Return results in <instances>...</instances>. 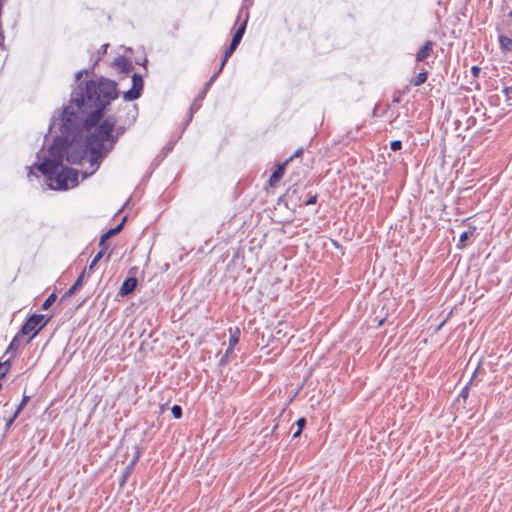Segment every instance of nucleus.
<instances>
[{"mask_svg": "<svg viewBox=\"0 0 512 512\" xmlns=\"http://www.w3.org/2000/svg\"><path fill=\"white\" fill-rule=\"evenodd\" d=\"M87 70L75 74L70 104L63 109L61 131L71 135L67 139L55 138L48 150V158L36 165L48 181L50 189L67 190L78 185V171L63 166V156L70 164H79L89 154L91 157V133L83 136L77 130L82 127L89 130L96 126L103 111L112 100L118 97L116 83L107 78L98 81H81Z\"/></svg>", "mask_w": 512, "mask_h": 512, "instance_id": "nucleus-1", "label": "nucleus"}, {"mask_svg": "<svg viewBox=\"0 0 512 512\" xmlns=\"http://www.w3.org/2000/svg\"><path fill=\"white\" fill-rule=\"evenodd\" d=\"M116 118L113 115H109L106 118H100L97 123L98 126L91 132V157H90V171L83 172V179L94 174L102 160L108 155L113 149L119 136L123 134L124 128L119 126L113 130L116 126Z\"/></svg>", "mask_w": 512, "mask_h": 512, "instance_id": "nucleus-2", "label": "nucleus"}, {"mask_svg": "<svg viewBox=\"0 0 512 512\" xmlns=\"http://www.w3.org/2000/svg\"><path fill=\"white\" fill-rule=\"evenodd\" d=\"M248 18H249L248 11L241 9L238 14L236 24H238L240 21H241V23H240L238 29L236 30L229 47L226 49V51L224 53V57L222 59L221 65H220V70H222L224 68L228 58L233 54V52L238 47V45L245 33Z\"/></svg>", "mask_w": 512, "mask_h": 512, "instance_id": "nucleus-3", "label": "nucleus"}, {"mask_svg": "<svg viewBox=\"0 0 512 512\" xmlns=\"http://www.w3.org/2000/svg\"><path fill=\"white\" fill-rule=\"evenodd\" d=\"M43 319H44L43 315L34 314V315L30 316L27 319V321L23 324L19 333L22 336L29 335L27 340H25L24 344L29 343L37 335V333L40 331V329L44 326V324L39 326L40 323L43 321Z\"/></svg>", "mask_w": 512, "mask_h": 512, "instance_id": "nucleus-4", "label": "nucleus"}, {"mask_svg": "<svg viewBox=\"0 0 512 512\" xmlns=\"http://www.w3.org/2000/svg\"><path fill=\"white\" fill-rule=\"evenodd\" d=\"M143 89V79L142 76L135 73L132 76V87L128 91H126L123 95L125 101H133L138 99L141 96V92Z\"/></svg>", "mask_w": 512, "mask_h": 512, "instance_id": "nucleus-5", "label": "nucleus"}, {"mask_svg": "<svg viewBox=\"0 0 512 512\" xmlns=\"http://www.w3.org/2000/svg\"><path fill=\"white\" fill-rule=\"evenodd\" d=\"M288 163H289V160H286L283 163L277 165L276 170L271 174V176L269 178L270 186L273 187L280 181V179L284 175V172H285V169H286V166L288 165Z\"/></svg>", "mask_w": 512, "mask_h": 512, "instance_id": "nucleus-6", "label": "nucleus"}, {"mask_svg": "<svg viewBox=\"0 0 512 512\" xmlns=\"http://www.w3.org/2000/svg\"><path fill=\"white\" fill-rule=\"evenodd\" d=\"M433 46H434V43L432 41H430V40L426 41L416 54V62L424 61L430 55V53L433 49Z\"/></svg>", "mask_w": 512, "mask_h": 512, "instance_id": "nucleus-7", "label": "nucleus"}, {"mask_svg": "<svg viewBox=\"0 0 512 512\" xmlns=\"http://www.w3.org/2000/svg\"><path fill=\"white\" fill-rule=\"evenodd\" d=\"M137 285V280L133 277L127 278L120 287L121 295H128L134 291Z\"/></svg>", "mask_w": 512, "mask_h": 512, "instance_id": "nucleus-8", "label": "nucleus"}, {"mask_svg": "<svg viewBox=\"0 0 512 512\" xmlns=\"http://www.w3.org/2000/svg\"><path fill=\"white\" fill-rule=\"evenodd\" d=\"M22 335L20 333H18L11 341V343L9 344L7 350H6V353H11V354H14L19 348L20 346L23 344L22 343Z\"/></svg>", "mask_w": 512, "mask_h": 512, "instance_id": "nucleus-9", "label": "nucleus"}, {"mask_svg": "<svg viewBox=\"0 0 512 512\" xmlns=\"http://www.w3.org/2000/svg\"><path fill=\"white\" fill-rule=\"evenodd\" d=\"M86 271L84 270L80 275L79 277L77 278V280L75 281V283L66 291L65 293V297H70L72 296L75 291L78 289V287H80L82 285V281H83V278H84V275H85Z\"/></svg>", "mask_w": 512, "mask_h": 512, "instance_id": "nucleus-10", "label": "nucleus"}, {"mask_svg": "<svg viewBox=\"0 0 512 512\" xmlns=\"http://www.w3.org/2000/svg\"><path fill=\"white\" fill-rule=\"evenodd\" d=\"M498 40H499V44H500L502 51H504V52L512 51V39L511 38H508L504 35H500L498 37Z\"/></svg>", "mask_w": 512, "mask_h": 512, "instance_id": "nucleus-11", "label": "nucleus"}, {"mask_svg": "<svg viewBox=\"0 0 512 512\" xmlns=\"http://www.w3.org/2000/svg\"><path fill=\"white\" fill-rule=\"evenodd\" d=\"M124 221H125V218L116 227L111 228L106 233H104L102 235V242H106L107 239H109L110 237H112V236L116 235L117 233H119L121 231L122 227H123Z\"/></svg>", "mask_w": 512, "mask_h": 512, "instance_id": "nucleus-12", "label": "nucleus"}, {"mask_svg": "<svg viewBox=\"0 0 512 512\" xmlns=\"http://www.w3.org/2000/svg\"><path fill=\"white\" fill-rule=\"evenodd\" d=\"M240 339V330L239 328H235L234 330L230 329V337H229V345L234 347Z\"/></svg>", "mask_w": 512, "mask_h": 512, "instance_id": "nucleus-13", "label": "nucleus"}, {"mask_svg": "<svg viewBox=\"0 0 512 512\" xmlns=\"http://www.w3.org/2000/svg\"><path fill=\"white\" fill-rule=\"evenodd\" d=\"M427 72H420L413 80H411V84L413 86H420L427 80Z\"/></svg>", "mask_w": 512, "mask_h": 512, "instance_id": "nucleus-14", "label": "nucleus"}, {"mask_svg": "<svg viewBox=\"0 0 512 512\" xmlns=\"http://www.w3.org/2000/svg\"><path fill=\"white\" fill-rule=\"evenodd\" d=\"M473 234H474V229L464 231L463 233H461L458 247H464L466 245L465 244L466 240H468Z\"/></svg>", "mask_w": 512, "mask_h": 512, "instance_id": "nucleus-15", "label": "nucleus"}, {"mask_svg": "<svg viewBox=\"0 0 512 512\" xmlns=\"http://www.w3.org/2000/svg\"><path fill=\"white\" fill-rule=\"evenodd\" d=\"M297 424V430L293 433V438H297L301 435L302 430L306 424L305 418H299L296 422Z\"/></svg>", "mask_w": 512, "mask_h": 512, "instance_id": "nucleus-16", "label": "nucleus"}, {"mask_svg": "<svg viewBox=\"0 0 512 512\" xmlns=\"http://www.w3.org/2000/svg\"><path fill=\"white\" fill-rule=\"evenodd\" d=\"M57 296L55 293H52L47 297V299L42 304V309L46 310L48 309L56 300Z\"/></svg>", "mask_w": 512, "mask_h": 512, "instance_id": "nucleus-17", "label": "nucleus"}, {"mask_svg": "<svg viewBox=\"0 0 512 512\" xmlns=\"http://www.w3.org/2000/svg\"><path fill=\"white\" fill-rule=\"evenodd\" d=\"M104 255V248L101 249L96 255L95 257L93 258V260L91 261L90 265H89V271H91L95 265L99 262V260L103 257Z\"/></svg>", "mask_w": 512, "mask_h": 512, "instance_id": "nucleus-18", "label": "nucleus"}, {"mask_svg": "<svg viewBox=\"0 0 512 512\" xmlns=\"http://www.w3.org/2000/svg\"><path fill=\"white\" fill-rule=\"evenodd\" d=\"M171 413L175 419H179L182 416V408L179 405H174L171 408Z\"/></svg>", "mask_w": 512, "mask_h": 512, "instance_id": "nucleus-19", "label": "nucleus"}, {"mask_svg": "<svg viewBox=\"0 0 512 512\" xmlns=\"http://www.w3.org/2000/svg\"><path fill=\"white\" fill-rule=\"evenodd\" d=\"M28 401H29V396H23L20 404L18 405V407L16 409V415L20 414V412L22 411V409L24 408V406L27 404Z\"/></svg>", "mask_w": 512, "mask_h": 512, "instance_id": "nucleus-20", "label": "nucleus"}, {"mask_svg": "<svg viewBox=\"0 0 512 512\" xmlns=\"http://www.w3.org/2000/svg\"><path fill=\"white\" fill-rule=\"evenodd\" d=\"M201 104L199 101L195 100L192 105L190 106V115H189V121L192 118V115L194 112H196L200 108Z\"/></svg>", "mask_w": 512, "mask_h": 512, "instance_id": "nucleus-21", "label": "nucleus"}, {"mask_svg": "<svg viewBox=\"0 0 512 512\" xmlns=\"http://www.w3.org/2000/svg\"><path fill=\"white\" fill-rule=\"evenodd\" d=\"M222 70H220V68L218 69L217 72H215L211 78L209 79V81L206 83L205 87H206V90H209L210 86L212 85V83L217 79L218 75L221 73Z\"/></svg>", "mask_w": 512, "mask_h": 512, "instance_id": "nucleus-22", "label": "nucleus"}, {"mask_svg": "<svg viewBox=\"0 0 512 512\" xmlns=\"http://www.w3.org/2000/svg\"><path fill=\"white\" fill-rule=\"evenodd\" d=\"M401 147H402V143H401V141H400V140H394V141H392V142H391V144H390V148H391V150H393V151L400 150V149H401Z\"/></svg>", "mask_w": 512, "mask_h": 512, "instance_id": "nucleus-23", "label": "nucleus"}, {"mask_svg": "<svg viewBox=\"0 0 512 512\" xmlns=\"http://www.w3.org/2000/svg\"><path fill=\"white\" fill-rule=\"evenodd\" d=\"M18 417V415H16V411L14 412V414L12 415V417L10 419L7 420L6 424H5V429L8 430L11 425L13 424V422L15 421V419Z\"/></svg>", "mask_w": 512, "mask_h": 512, "instance_id": "nucleus-24", "label": "nucleus"}, {"mask_svg": "<svg viewBox=\"0 0 512 512\" xmlns=\"http://www.w3.org/2000/svg\"><path fill=\"white\" fill-rule=\"evenodd\" d=\"M302 154H303V148H298V149L294 152V154H293L291 157H289L287 160H289V162H290V161H292L294 158H298V157H300Z\"/></svg>", "mask_w": 512, "mask_h": 512, "instance_id": "nucleus-25", "label": "nucleus"}, {"mask_svg": "<svg viewBox=\"0 0 512 512\" xmlns=\"http://www.w3.org/2000/svg\"><path fill=\"white\" fill-rule=\"evenodd\" d=\"M207 91L208 90H206V87H205L204 90L197 96V98L195 100L201 102L205 98Z\"/></svg>", "mask_w": 512, "mask_h": 512, "instance_id": "nucleus-26", "label": "nucleus"}, {"mask_svg": "<svg viewBox=\"0 0 512 512\" xmlns=\"http://www.w3.org/2000/svg\"><path fill=\"white\" fill-rule=\"evenodd\" d=\"M468 390H469L468 386H465V387L462 389V391H461L460 395H461L463 398H467V396H468Z\"/></svg>", "mask_w": 512, "mask_h": 512, "instance_id": "nucleus-27", "label": "nucleus"}, {"mask_svg": "<svg viewBox=\"0 0 512 512\" xmlns=\"http://www.w3.org/2000/svg\"><path fill=\"white\" fill-rule=\"evenodd\" d=\"M316 200H317V197H316V196H313V197L309 198V199L306 201V205L315 204V203H316Z\"/></svg>", "mask_w": 512, "mask_h": 512, "instance_id": "nucleus-28", "label": "nucleus"}, {"mask_svg": "<svg viewBox=\"0 0 512 512\" xmlns=\"http://www.w3.org/2000/svg\"><path fill=\"white\" fill-rule=\"evenodd\" d=\"M512 90L511 87H506L503 89V93L505 94L507 100H509V92Z\"/></svg>", "mask_w": 512, "mask_h": 512, "instance_id": "nucleus-29", "label": "nucleus"}, {"mask_svg": "<svg viewBox=\"0 0 512 512\" xmlns=\"http://www.w3.org/2000/svg\"><path fill=\"white\" fill-rule=\"evenodd\" d=\"M479 72H480V68L479 67H477V66H473L472 67V73H473L474 76H477Z\"/></svg>", "mask_w": 512, "mask_h": 512, "instance_id": "nucleus-30", "label": "nucleus"}, {"mask_svg": "<svg viewBox=\"0 0 512 512\" xmlns=\"http://www.w3.org/2000/svg\"><path fill=\"white\" fill-rule=\"evenodd\" d=\"M233 348H234V347H231V346L229 345V347L227 348V350H226V352H225V354H224V357H228V356L232 353Z\"/></svg>", "mask_w": 512, "mask_h": 512, "instance_id": "nucleus-31", "label": "nucleus"}, {"mask_svg": "<svg viewBox=\"0 0 512 512\" xmlns=\"http://www.w3.org/2000/svg\"><path fill=\"white\" fill-rule=\"evenodd\" d=\"M0 365H4V366L8 367V370H9V369H10V366H11V364H10V359H7V360H6V361H4L3 363H0Z\"/></svg>", "mask_w": 512, "mask_h": 512, "instance_id": "nucleus-32", "label": "nucleus"}, {"mask_svg": "<svg viewBox=\"0 0 512 512\" xmlns=\"http://www.w3.org/2000/svg\"><path fill=\"white\" fill-rule=\"evenodd\" d=\"M99 246L101 247V249L104 248V251L107 249L105 242H102V237L100 238Z\"/></svg>", "mask_w": 512, "mask_h": 512, "instance_id": "nucleus-33", "label": "nucleus"}, {"mask_svg": "<svg viewBox=\"0 0 512 512\" xmlns=\"http://www.w3.org/2000/svg\"><path fill=\"white\" fill-rule=\"evenodd\" d=\"M227 358H228V357H224V356H223V357H222V359H221V361H220V363H221V364H224V363L226 362Z\"/></svg>", "mask_w": 512, "mask_h": 512, "instance_id": "nucleus-34", "label": "nucleus"}, {"mask_svg": "<svg viewBox=\"0 0 512 512\" xmlns=\"http://www.w3.org/2000/svg\"><path fill=\"white\" fill-rule=\"evenodd\" d=\"M107 46H108L107 44H104V45L102 46V48H104V52L106 51Z\"/></svg>", "mask_w": 512, "mask_h": 512, "instance_id": "nucleus-35", "label": "nucleus"}]
</instances>
